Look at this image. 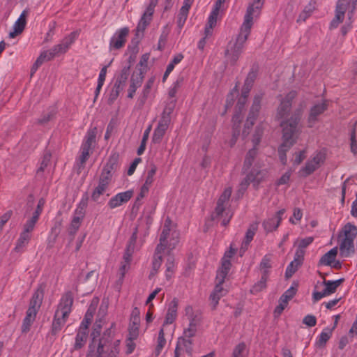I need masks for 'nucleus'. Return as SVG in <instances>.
Listing matches in <instances>:
<instances>
[{
  "label": "nucleus",
  "instance_id": "1",
  "mask_svg": "<svg viewBox=\"0 0 357 357\" xmlns=\"http://www.w3.org/2000/svg\"><path fill=\"white\" fill-rule=\"evenodd\" d=\"M302 111L294 114L289 119L282 121L280 126L282 128V144L278 149L280 160L283 165L287 163L286 152L296 143L299 130L297 126L301 120Z\"/></svg>",
  "mask_w": 357,
  "mask_h": 357
},
{
  "label": "nucleus",
  "instance_id": "2",
  "mask_svg": "<svg viewBox=\"0 0 357 357\" xmlns=\"http://www.w3.org/2000/svg\"><path fill=\"white\" fill-rule=\"evenodd\" d=\"M185 316L189 321V324L183 330V337L178 340L174 357H179L180 351L183 349V347H190L192 344L191 338L195 336L200 323L199 316L194 311L192 307L190 305L185 308Z\"/></svg>",
  "mask_w": 357,
  "mask_h": 357
},
{
  "label": "nucleus",
  "instance_id": "3",
  "mask_svg": "<svg viewBox=\"0 0 357 357\" xmlns=\"http://www.w3.org/2000/svg\"><path fill=\"white\" fill-rule=\"evenodd\" d=\"M357 236V227L352 223H347L337 235L340 255L342 257L351 256L354 252V240Z\"/></svg>",
  "mask_w": 357,
  "mask_h": 357
},
{
  "label": "nucleus",
  "instance_id": "4",
  "mask_svg": "<svg viewBox=\"0 0 357 357\" xmlns=\"http://www.w3.org/2000/svg\"><path fill=\"white\" fill-rule=\"evenodd\" d=\"M179 243L178 232L171 228V222L167 220L164 225L161 235L160 236V243L158 244L157 255L163 253L165 255H172L171 252L176 248Z\"/></svg>",
  "mask_w": 357,
  "mask_h": 357
},
{
  "label": "nucleus",
  "instance_id": "5",
  "mask_svg": "<svg viewBox=\"0 0 357 357\" xmlns=\"http://www.w3.org/2000/svg\"><path fill=\"white\" fill-rule=\"evenodd\" d=\"M73 304V295L71 291L66 292L59 301L55 312L52 322V331L54 333L59 331L66 324V320L71 312Z\"/></svg>",
  "mask_w": 357,
  "mask_h": 357
},
{
  "label": "nucleus",
  "instance_id": "6",
  "mask_svg": "<svg viewBox=\"0 0 357 357\" xmlns=\"http://www.w3.org/2000/svg\"><path fill=\"white\" fill-rule=\"evenodd\" d=\"M250 31L244 30L240 27L239 33L235 40H231L227 44L225 50V57L228 62L235 63L243 52L245 42L247 41Z\"/></svg>",
  "mask_w": 357,
  "mask_h": 357
},
{
  "label": "nucleus",
  "instance_id": "7",
  "mask_svg": "<svg viewBox=\"0 0 357 357\" xmlns=\"http://www.w3.org/2000/svg\"><path fill=\"white\" fill-rule=\"evenodd\" d=\"M232 192L231 187L226 188L217 202L213 218L222 219V225L226 226L230 221L233 213L229 208V202Z\"/></svg>",
  "mask_w": 357,
  "mask_h": 357
},
{
  "label": "nucleus",
  "instance_id": "8",
  "mask_svg": "<svg viewBox=\"0 0 357 357\" xmlns=\"http://www.w3.org/2000/svg\"><path fill=\"white\" fill-rule=\"evenodd\" d=\"M264 3V1L253 0L247 8L241 28L251 32L254 20L259 17Z\"/></svg>",
  "mask_w": 357,
  "mask_h": 357
},
{
  "label": "nucleus",
  "instance_id": "9",
  "mask_svg": "<svg viewBox=\"0 0 357 357\" xmlns=\"http://www.w3.org/2000/svg\"><path fill=\"white\" fill-rule=\"evenodd\" d=\"M356 4L357 0H352L351 6L350 5V3H348L346 0H339L336 6L335 17L331 22V27L336 28L341 22H343L345 12L348 9H349V12L348 13L349 19H351Z\"/></svg>",
  "mask_w": 357,
  "mask_h": 357
},
{
  "label": "nucleus",
  "instance_id": "10",
  "mask_svg": "<svg viewBox=\"0 0 357 357\" xmlns=\"http://www.w3.org/2000/svg\"><path fill=\"white\" fill-rule=\"evenodd\" d=\"M326 160V153L324 151H319L315 152L311 158H310L305 165L299 170V174L303 177H306L317 169Z\"/></svg>",
  "mask_w": 357,
  "mask_h": 357
},
{
  "label": "nucleus",
  "instance_id": "11",
  "mask_svg": "<svg viewBox=\"0 0 357 357\" xmlns=\"http://www.w3.org/2000/svg\"><path fill=\"white\" fill-rule=\"evenodd\" d=\"M246 176L240 183V189L245 191L250 183L257 188L261 182L265 180L267 172L265 170H251L245 172Z\"/></svg>",
  "mask_w": 357,
  "mask_h": 357
},
{
  "label": "nucleus",
  "instance_id": "12",
  "mask_svg": "<svg viewBox=\"0 0 357 357\" xmlns=\"http://www.w3.org/2000/svg\"><path fill=\"white\" fill-rule=\"evenodd\" d=\"M296 95V91H291L281 100L277 110V119H283L287 117L291 108V102Z\"/></svg>",
  "mask_w": 357,
  "mask_h": 357
},
{
  "label": "nucleus",
  "instance_id": "13",
  "mask_svg": "<svg viewBox=\"0 0 357 357\" xmlns=\"http://www.w3.org/2000/svg\"><path fill=\"white\" fill-rule=\"evenodd\" d=\"M78 36L77 31L71 32L70 34L63 38L60 43L52 47V50L54 56L65 54L74 43Z\"/></svg>",
  "mask_w": 357,
  "mask_h": 357
},
{
  "label": "nucleus",
  "instance_id": "14",
  "mask_svg": "<svg viewBox=\"0 0 357 357\" xmlns=\"http://www.w3.org/2000/svg\"><path fill=\"white\" fill-rule=\"evenodd\" d=\"M129 33L128 27H123L117 29L113 34L109 40V50H119L123 47L126 42V38Z\"/></svg>",
  "mask_w": 357,
  "mask_h": 357
},
{
  "label": "nucleus",
  "instance_id": "15",
  "mask_svg": "<svg viewBox=\"0 0 357 357\" xmlns=\"http://www.w3.org/2000/svg\"><path fill=\"white\" fill-rule=\"evenodd\" d=\"M170 121V116L169 114H163L162 115L158 126L153 133L152 142L153 143L158 144L162 141L167 130L168 129Z\"/></svg>",
  "mask_w": 357,
  "mask_h": 357
},
{
  "label": "nucleus",
  "instance_id": "16",
  "mask_svg": "<svg viewBox=\"0 0 357 357\" xmlns=\"http://www.w3.org/2000/svg\"><path fill=\"white\" fill-rule=\"evenodd\" d=\"M328 109V102L326 100L314 105L310 109L307 117V126L312 128L319 121V116Z\"/></svg>",
  "mask_w": 357,
  "mask_h": 357
},
{
  "label": "nucleus",
  "instance_id": "17",
  "mask_svg": "<svg viewBox=\"0 0 357 357\" xmlns=\"http://www.w3.org/2000/svg\"><path fill=\"white\" fill-rule=\"evenodd\" d=\"M133 195L134 191L132 190L117 193L109 200L108 206L111 209L119 207L127 203L132 197Z\"/></svg>",
  "mask_w": 357,
  "mask_h": 357
},
{
  "label": "nucleus",
  "instance_id": "18",
  "mask_svg": "<svg viewBox=\"0 0 357 357\" xmlns=\"http://www.w3.org/2000/svg\"><path fill=\"white\" fill-rule=\"evenodd\" d=\"M29 9H24L18 19L15 22L12 31L9 33V38H14L24 31L26 24V18L29 15Z\"/></svg>",
  "mask_w": 357,
  "mask_h": 357
},
{
  "label": "nucleus",
  "instance_id": "19",
  "mask_svg": "<svg viewBox=\"0 0 357 357\" xmlns=\"http://www.w3.org/2000/svg\"><path fill=\"white\" fill-rule=\"evenodd\" d=\"M144 79V71L138 69L132 74L130 83L128 91V98H132L137 89L141 86Z\"/></svg>",
  "mask_w": 357,
  "mask_h": 357
},
{
  "label": "nucleus",
  "instance_id": "20",
  "mask_svg": "<svg viewBox=\"0 0 357 357\" xmlns=\"http://www.w3.org/2000/svg\"><path fill=\"white\" fill-rule=\"evenodd\" d=\"M257 149L253 148L247 153L243 167V173L249 172L251 170L259 169L258 162L255 161Z\"/></svg>",
  "mask_w": 357,
  "mask_h": 357
},
{
  "label": "nucleus",
  "instance_id": "21",
  "mask_svg": "<svg viewBox=\"0 0 357 357\" xmlns=\"http://www.w3.org/2000/svg\"><path fill=\"white\" fill-rule=\"evenodd\" d=\"M337 250V247H334L333 248L331 249L321 257L319 260V263L324 266H330L335 268L340 267L339 261H335Z\"/></svg>",
  "mask_w": 357,
  "mask_h": 357
},
{
  "label": "nucleus",
  "instance_id": "22",
  "mask_svg": "<svg viewBox=\"0 0 357 357\" xmlns=\"http://www.w3.org/2000/svg\"><path fill=\"white\" fill-rule=\"evenodd\" d=\"M178 302L176 298H174L169 303L167 308V311L165 315V319L162 326L165 325H169L174 322L177 317Z\"/></svg>",
  "mask_w": 357,
  "mask_h": 357
},
{
  "label": "nucleus",
  "instance_id": "23",
  "mask_svg": "<svg viewBox=\"0 0 357 357\" xmlns=\"http://www.w3.org/2000/svg\"><path fill=\"white\" fill-rule=\"evenodd\" d=\"M284 209H281L277 212L275 215L264 222V229L267 231H272L276 229L280 224L282 216L284 213Z\"/></svg>",
  "mask_w": 357,
  "mask_h": 357
},
{
  "label": "nucleus",
  "instance_id": "24",
  "mask_svg": "<svg viewBox=\"0 0 357 357\" xmlns=\"http://www.w3.org/2000/svg\"><path fill=\"white\" fill-rule=\"evenodd\" d=\"M194 0H184L182 7L178 15L177 24L179 28H182L187 20L189 10L192 5Z\"/></svg>",
  "mask_w": 357,
  "mask_h": 357
},
{
  "label": "nucleus",
  "instance_id": "25",
  "mask_svg": "<svg viewBox=\"0 0 357 357\" xmlns=\"http://www.w3.org/2000/svg\"><path fill=\"white\" fill-rule=\"evenodd\" d=\"M87 325L82 322L79 329L77 333L75 342V349H78L82 348L87 339Z\"/></svg>",
  "mask_w": 357,
  "mask_h": 357
},
{
  "label": "nucleus",
  "instance_id": "26",
  "mask_svg": "<svg viewBox=\"0 0 357 357\" xmlns=\"http://www.w3.org/2000/svg\"><path fill=\"white\" fill-rule=\"evenodd\" d=\"M223 283L215 282L214 290L210 296L213 306L215 307L220 298L226 295L227 290L222 287Z\"/></svg>",
  "mask_w": 357,
  "mask_h": 357
},
{
  "label": "nucleus",
  "instance_id": "27",
  "mask_svg": "<svg viewBox=\"0 0 357 357\" xmlns=\"http://www.w3.org/2000/svg\"><path fill=\"white\" fill-rule=\"evenodd\" d=\"M334 328L335 326H333L332 328H330L328 327L325 328L317 338V340L315 342L316 347L319 348L324 347L326 345L328 340L332 336L333 331Z\"/></svg>",
  "mask_w": 357,
  "mask_h": 357
},
{
  "label": "nucleus",
  "instance_id": "28",
  "mask_svg": "<svg viewBox=\"0 0 357 357\" xmlns=\"http://www.w3.org/2000/svg\"><path fill=\"white\" fill-rule=\"evenodd\" d=\"M109 184L107 180H99L97 186L94 188L91 194V199L94 202H97L101 195H102L107 190Z\"/></svg>",
  "mask_w": 357,
  "mask_h": 357
},
{
  "label": "nucleus",
  "instance_id": "29",
  "mask_svg": "<svg viewBox=\"0 0 357 357\" xmlns=\"http://www.w3.org/2000/svg\"><path fill=\"white\" fill-rule=\"evenodd\" d=\"M75 213L76 215L73 218L68 229L69 234L71 235L76 234L84 218V213L81 211L79 213L76 211Z\"/></svg>",
  "mask_w": 357,
  "mask_h": 357
},
{
  "label": "nucleus",
  "instance_id": "30",
  "mask_svg": "<svg viewBox=\"0 0 357 357\" xmlns=\"http://www.w3.org/2000/svg\"><path fill=\"white\" fill-rule=\"evenodd\" d=\"M102 351V344L100 342H98L93 338L92 342L89 345V349L86 357H102L101 354Z\"/></svg>",
  "mask_w": 357,
  "mask_h": 357
},
{
  "label": "nucleus",
  "instance_id": "31",
  "mask_svg": "<svg viewBox=\"0 0 357 357\" xmlns=\"http://www.w3.org/2000/svg\"><path fill=\"white\" fill-rule=\"evenodd\" d=\"M32 235H29L28 234H25L24 232H20L18 239L16 241L15 250L16 252H22L24 249L28 245Z\"/></svg>",
  "mask_w": 357,
  "mask_h": 357
},
{
  "label": "nucleus",
  "instance_id": "32",
  "mask_svg": "<svg viewBox=\"0 0 357 357\" xmlns=\"http://www.w3.org/2000/svg\"><path fill=\"white\" fill-rule=\"evenodd\" d=\"M96 134H97V128L96 127L90 128L83 139L82 144L90 146L91 148H94L96 144Z\"/></svg>",
  "mask_w": 357,
  "mask_h": 357
},
{
  "label": "nucleus",
  "instance_id": "33",
  "mask_svg": "<svg viewBox=\"0 0 357 357\" xmlns=\"http://www.w3.org/2000/svg\"><path fill=\"white\" fill-rule=\"evenodd\" d=\"M260 107V98H255L251 107L249 116L246 121V125L252 126L254 124V121L256 119V117L258 114Z\"/></svg>",
  "mask_w": 357,
  "mask_h": 357
},
{
  "label": "nucleus",
  "instance_id": "34",
  "mask_svg": "<svg viewBox=\"0 0 357 357\" xmlns=\"http://www.w3.org/2000/svg\"><path fill=\"white\" fill-rule=\"evenodd\" d=\"M130 65L124 66L123 68V69L121 70L119 79L115 83V86L117 87V89L116 90L114 98L116 97L119 94V89H120L121 86H123L125 84V83L128 77V75L130 73Z\"/></svg>",
  "mask_w": 357,
  "mask_h": 357
},
{
  "label": "nucleus",
  "instance_id": "35",
  "mask_svg": "<svg viewBox=\"0 0 357 357\" xmlns=\"http://www.w3.org/2000/svg\"><path fill=\"white\" fill-rule=\"evenodd\" d=\"M42 301L43 293L42 291L38 290L33 294L28 310H32L38 312L39 308L40 307Z\"/></svg>",
  "mask_w": 357,
  "mask_h": 357
},
{
  "label": "nucleus",
  "instance_id": "36",
  "mask_svg": "<svg viewBox=\"0 0 357 357\" xmlns=\"http://www.w3.org/2000/svg\"><path fill=\"white\" fill-rule=\"evenodd\" d=\"M137 240V231L133 232L130 237V243L123 255V261L130 263L132 253L135 249V244Z\"/></svg>",
  "mask_w": 357,
  "mask_h": 357
},
{
  "label": "nucleus",
  "instance_id": "37",
  "mask_svg": "<svg viewBox=\"0 0 357 357\" xmlns=\"http://www.w3.org/2000/svg\"><path fill=\"white\" fill-rule=\"evenodd\" d=\"M343 280V279H339L337 280H324L323 284L325 287L324 289L325 291V293H326L328 296H330L332 294L335 293L336 291V289L342 284Z\"/></svg>",
  "mask_w": 357,
  "mask_h": 357
},
{
  "label": "nucleus",
  "instance_id": "38",
  "mask_svg": "<svg viewBox=\"0 0 357 357\" xmlns=\"http://www.w3.org/2000/svg\"><path fill=\"white\" fill-rule=\"evenodd\" d=\"M93 148L82 144L79 150L80 154L77 160L80 167L84 166L85 162L89 159L90 154L93 151Z\"/></svg>",
  "mask_w": 357,
  "mask_h": 357
},
{
  "label": "nucleus",
  "instance_id": "39",
  "mask_svg": "<svg viewBox=\"0 0 357 357\" xmlns=\"http://www.w3.org/2000/svg\"><path fill=\"white\" fill-rule=\"evenodd\" d=\"M36 314L37 312H35L32 310H27L26 317L23 320V324L22 326V332H27L29 331L31 325L35 321Z\"/></svg>",
  "mask_w": 357,
  "mask_h": 357
},
{
  "label": "nucleus",
  "instance_id": "40",
  "mask_svg": "<svg viewBox=\"0 0 357 357\" xmlns=\"http://www.w3.org/2000/svg\"><path fill=\"white\" fill-rule=\"evenodd\" d=\"M271 268V255H266L259 264V270L261 275H269L270 269Z\"/></svg>",
  "mask_w": 357,
  "mask_h": 357
},
{
  "label": "nucleus",
  "instance_id": "41",
  "mask_svg": "<svg viewBox=\"0 0 357 357\" xmlns=\"http://www.w3.org/2000/svg\"><path fill=\"white\" fill-rule=\"evenodd\" d=\"M140 319H130L128 334L131 338H137L139 334Z\"/></svg>",
  "mask_w": 357,
  "mask_h": 357
},
{
  "label": "nucleus",
  "instance_id": "42",
  "mask_svg": "<svg viewBox=\"0 0 357 357\" xmlns=\"http://www.w3.org/2000/svg\"><path fill=\"white\" fill-rule=\"evenodd\" d=\"M268 277L261 275L260 280L255 283L250 289V292L253 294H257L259 292L264 290L266 288V283Z\"/></svg>",
  "mask_w": 357,
  "mask_h": 357
},
{
  "label": "nucleus",
  "instance_id": "43",
  "mask_svg": "<svg viewBox=\"0 0 357 357\" xmlns=\"http://www.w3.org/2000/svg\"><path fill=\"white\" fill-rule=\"evenodd\" d=\"M38 220L36 219V218L30 217L23 224L22 228V232L25 234H28L29 235H32V232L34 230L35 226Z\"/></svg>",
  "mask_w": 357,
  "mask_h": 357
},
{
  "label": "nucleus",
  "instance_id": "44",
  "mask_svg": "<svg viewBox=\"0 0 357 357\" xmlns=\"http://www.w3.org/2000/svg\"><path fill=\"white\" fill-rule=\"evenodd\" d=\"M156 172L157 167L155 166V165L151 164L146 173L145 181L144 183L143 184L144 185L151 188L154 181V176L155 175Z\"/></svg>",
  "mask_w": 357,
  "mask_h": 357
},
{
  "label": "nucleus",
  "instance_id": "45",
  "mask_svg": "<svg viewBox=\"0 0 357 357\" xmlns=\"http://www.w3.org/2000/svg\"><path fill=\"white\" fill-rule=\"evenodd\" d=\"M166 344V340L165 338V333H164V328L163 327L160 328L158 333V341H157V345L155 347V355L158 356L162 349L165 347Z\"/></svg>",
  "mask_w": 357,
  "mask_h": 357
},
{
  "label": "nucleus",
  "instance_id": "46",
  "mask_svg": "<svg viewBox=\"0 0 357 357\" xmlns=\"http://www.w3.org/2000/svg\"><path fill=\"white\" fill-rule=\"evenodd\" d=\"M98 299H93L90 305L86 314L84 317V319L82 322L87 326L91 322V320L93 316V314L96 311V305H98Z\"/></svg>",
  "mask_w": 357,
  "mask_h": 357
},
{
  "label": "nucleus",
  "instance_id": "47",
  "mask_svg": "<svg viewBox=\"0 0 357 357\" xmlns=\"http://www.w3.org/2000/svg\"><path fill=\"white\" fill-rule=\"evenodd\" d=\"M168 257L166 263L165 275L167 279H170L175 270L174 258L172 255H167Z\"/></svg>",
  "mask_w": 357,
  "mask_h": 357
},
{
  "label": "nucleus",
  "instance_id": "48",
  "mask_svg": "<svg viewBox=\"0 0 357 357\" xmlns=\"http://www.w3.org/2000/svg\"><path fill=\"white\" fill-rule=\"evenodd\" d=\"M169 32L170 27L167 24L162 28V33L158 40L159 50H162L165 47Z\"/></svg>",
  "mask_w": 357,
  "mask_h": 357
},
{
  "label": "nucleus",
  "instance_id": "49",
  "mask_svg": "<svg viewBox=\"0 0 357 357\" xmlns=\"http://www.w3.org/2000/svg\"><path fill=\"white\" fill-rule=\"evenodd\" d=\"M247 353L246 345L244 342L238 344L234 349L232 357H244Z\"/></svg>",
  "mask_w": 357,
  "mask_h": 357
},
{
  "label": "nucleus",
  "instance_id": "50",
  "mask_svg": "<svg viewBox=\"0 0 357 357\" xmlns=\"http://www.w3.org/2000/svg\"><path fill=\"white\" fill-rule=\"evenodd\" d=\"M301 265L298 260H293L287 267L285 277L287 278H291Z\"/></svg>",
  "mask_w": 357,
  "mask_h": 357
},
{
  "label": "nucleus",
  "instance_id": "51",
  "mask_svg": "<svg viewBox=\"0 0 357 357\" xmlns=\"http://www.w3.org/2000/svg\"><path fill=\"white\" fill-rule=\"evenodd\" d=\"M183 82V77H178L172 85V86L169 89V96L171 98H173L177 93L178 90L182 86Z\"/></svg>",
  "mask_w": 357,
  "mask_h": 357
},
{
  "label": "nucleus",
  "instance_id": "52",
  "mask_svg": "<svg viewBox=\"0 0 357 357\" xmlns=\"http://www.w3.org/2000/svg\"><path fill=\"white\" fill-rule=\"evenodd\" d=\"M54 55L52 52V49L41 52L39 56L37 58L38 63H43L45 61H50L54 58Z\"/></svg>",
  "mask_w": 357,
  "mask_h": 357
},
{
  "label": "nucleus",
  "instance_id": "53",
  "mask_svg": "<svg viewBox=\"0 0 357 357\" xmlns=\"http://www.w3.org/2000/svg\"><path fill=\"white\" fill-rule=\"evenodd\" d=\"M152 20L149 18L148 17H145L143 15H142L137 26V31L143 33L146 27L150 24Z\"/></svg>",
  "mask_w": 357,
  "mask_h": 357
},
{
  "label": "nucleus",
  "instance_id": "54",
  "mask_svg": "<svg viewBox=\"0 0 357 357\" xmlns=\"http://www.w3.org/2000/svg\"><path fill=\"white\" fill-rule=\"evenodd\" d=\"M156 5L157 1L151 0L149 6L146 7L145 11L144 12L143 15L152 20Z\"/></svg>",
  "mask_w": 357,
  "mask_h": 357
},
{
  "label": "nucleus",
  "instance_id": "55",
  "mask_svg": "<svg viewBox=\"0 0 357 357\" xmlns=\"http://www.w3.org/2000/svg\"><path fill=\"white\" fill-rule=\"evenodd\" d=\"M150 130H151V127H149L145 131H144V136H143V138H142V140L141 142V144L137 150V154L138 155H141L144 153V150H145V148H146V141L148 139V137H149V132H150Z\"/></svg>",
  "mask_w": 357,
  "mask_h": 357
},
{
  "label": "nucleus",
  "instance_id": "56",
  "mask_svg": "<svg viewBox=\"0 0 357 357\" xmlns=\"http://www.w3.org/2000/svg\"><path fill=\"white\" fill-rule=\"evenodd\" d=\"M296 291L297 288L291 286L280 297L289 302L296 295Z\"/></svg>",
  "mask_w": 357,
  "mask_h": 357
},
{
  "label": "nucleus",
  "instance_id": "57",
  "mask_svg": "<svg viewBox=\"0 0 357 357\" xmlns=\"http://www.w3.org/2000/svg\"><path fill=\"white\" fill-rule=\"evenodd\" d=\"M303 213L300 208H296L294 209L293 215L289 218V222L291 224L296 225L301 220Z\"/></svg>",
  "mask_w": 357,
  "mask_h": 357
},
{
  "label": "nucleus",
  "instance_id": "58",
  "mask_svg": "<svg viewBox=\"0 0 357 357\" xmlns=\"http://www.w3.org/2000/svg\"><path fill=\"white\" fill-rule=\"evenodd\" d=\"M288 303L287 301L282 299L281 297L279 299V304L275 307L274 310V314L275 316H279L282 314L283 310L285 309V307L287 306Z\"/></svg>",
  "mask_w": 357,
  "mask_h": 357
},
{
  "label": "nucleus",
  "instance_id": "59",
  "mask_svg": "<svg viewBox=\"0 0 357 357\" xmlns=\"http://www.w3.org/2000/svg\"><path fill=\"white\" fill-rule=\"evenodd\" d=\"M51 160V155L45 154L40 164V167L38 169V173L43 172L46 169V167L50 165Z\"/></svg>",
  "mask_w": 357,
  "mask_h": 357
},
{
  "label": "nucleus",
  "instance_id": "60",
  "mask_svg": "<svg viewBox=\"0 0 357 357\" xmlns=\"http://www.w3.org/2000/svg\"><path fill=\"white\" fill-rule=\"evenodd\" d=\"M45 204V201L43 198H41L39 199L38 204H37V208H36V211H34V213H33L32 217L36 218V219H37V220L39 219L40 215L42 213Z\"/></svg>",
  "mask_w": 357,
  "mask_h": 357
},
{
  "label": "nucleus",
  "instance_id": "61",
  "mask_svg": "<svg viewBox=\"0 0 357 357\" xmlns=\"http://www.w3.org/2000/svg\"><path fill=\"white\" fill-rule=\"evenodd\" d=\"M163 256H165L163 253H160L159 255H157V249H155V255H154V259L153 261V268L155 270H158L162 264V258Z\"/></svg>",
  "mask_w": 357,
  "mask_h": 357
},
{
  "label": "nucleus",
  "instance_id": "62",
  "mask_svg": "<svg viewBox=\"0 0 357 357\" xmlns=\"http://www.w3.org/2000/svg\"><path fill=\"white\" fill-rule=\"evenodd\" d=\"M313 237L309 236L305 238H302L301 240H297V243L298 244V249L303 250L307 246L311 244L313 241Z\"/></svg>",
  "mask_w": 357,
  "mask_h": 357
},
{
  "label": "nucleus",
  "instance_id": "63",
  "mask_svg": "<svg viewBox=\"0 0 357 357\" xmlns=\"http://www.w3.org/2000/svg\"><path fill=\"white\" fill-rule=\"evenodd\" d=\"M228 273V271L223 270L222 268H220L217 272L215 282L224 283Z\"/></svg>",
  "mask_w": 357,
  "mask_h": 357
},
{
  "label": "nucleus",
  "instance_id": "64",
  "mask_svg": "<svg viewBox=\"0 0 357 357\" xmlns=\"http://www.w3.org/2000/svg\"><path fill=\"white\" fill-rule=\"evenodd\" d=\"M303 323L309 327L314 326L317 324V319L314 315L307 314L304 317Z\"/></svg>",
  "mask_w": 357,
  "mask_h": 357
}]
</instances>
